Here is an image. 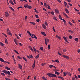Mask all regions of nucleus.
<instances>
[{"label":"nucleus","instance_id":"nucleus-2","mask_svg":"<svg viewBox=\"0 0 80 80\" xmlns=\"http://www.w3.org/2000/svg\"><path fill=\"white\" fill-rule=\"evenodd\" d=\"M45 44L46 45H47V43H49V39L48 38H45Z\"/></svg>","mask_w":80,"mask_h":80},{"label":"nucleus","instance_id":"nucleus-6","mask_svg":"<svg viewBox=\"0 0 80 80\" xmlns=\"http://www.w3.org/2000/svg\"><path fill=\"white\" fill-rule=\"evenodd\" d=\"M35 63H36V61L35 60L34 61V63L33 64V66H32L33 68L34 67H35Z\"/></svg>","mask_w":80,"mask_h":80},{"label":"nucleus","instance_id":"nucleus-54","mask_svg":"<svg viewBox=\"0 0 80 80\" xmlns=\"http://www.w3.org/2000/svg\"><path fill=\"white\" fill-rule=\"evenodd\" d=\"M2 35H4V36H5V37H7V35L6 34H5V33H2Z\"/></svg>","mask_w":80,"mask_h":80},{"label":"nucleus","instance_id":"nucleus-58","mask_svg":"<svg viewBox=\"0 0 80 80\" xmlns=\"http://www.w3.org/2000/svg\"><path fill=\"white\" fill-rule=\"evenodd\" d=\"M51 14H52L53 15H54V12H53L52 11L51 12Z\"/></svg>","mask_w":80,"mask_h":80},{"label":"nucleus","instance_id":"nucleus-29","mask_svg":"<svg viewBox=\"0 0 80 80\" xmlns=\"http://www.w3.org/2000/svg\"><path fill=\"white\" fill-rule=\"evenodd\" d=\"M42 79H43V80H47V79H46V78H45V77H42Z\"/></svg>","mask_w":80,"mask_h":80},{"label":"nucleus","instance_id":"nucleus-60","mask_svg":"<svg viewBox=\"0 0 80 80\" xmlns=\"http://www.w3.org/2000/svg\"><path fill=\"white\" fill-rule=\"evenodd\" d=\"M18 58H19V59H21V57L19 56H18L17 57Z\"/></svg>","mask_w":80,"mask_h":80},{"label":"nucleus","instance_id":"nucleus-59","mask_svg":"<svg viewBox=\"0 0 80 80\" xmlns=\"http://www.w3.org/2000/svg\"><path fill=\"white\" fill-rule=\"evenodd\" d=\"M27 33H28V34H30L31 33L29 31H27Z\"/></svg>","mask_w":80,"mask_h":80},{"label":"nucleus","instance_id":"nucleus-27","mask_svg":"<svg viewBox=\"0 0 80 80\" xmlns=\"http://www.w3.org/2000/svg\"><path fill=\"white\" fill-rule=\"evenodd\" d=\"M48 50H50V45H48Z\"/></svg>","mask_w":80,"mask_h":80},{"label":"nucleus","instance_id":"nucleus-15","mask_svg":"<svg viewBox=\"0 0 80 80\" xmlns=\"http://www.w3.org/2000/svg\"><path fill=\"white\" fill-rule=\"evenodd\" d=\"M74 40L75 41V42H78V38H75L74 39Z\"/></svg>","mask_w":80,"mask_h":80},{"label":"nucleus","instance_id":"nucleus-46","mask_svg":"<svg viewBox=\"0 0 80 80\" xmlns=\"http://www.w3.org/2000/svg\"><path fill=\"white\" fill-rule=\"evenodd\" d=\"M44 7H47V3H45L44 4Z\"/></svg>","mask_w":80,"mask_h":80},{"label":"nucleus","instance_id":"nucleus-16","mask_svg":"<svg viewBox=\"0 0 80 80\" xmlns=\"http://www.w3.org/2000/svg\"><path fill=\"white\" fill-rule=\"evenodd\" d=\"M39 56H40V54H38L35 57L36 58V59H37V58H38L39 57Z\"/></svg>","mask_w":80,"mask_h":80},{"label":"nucleus","instance_id":"nucleus-11","mask_svg":"<svg viewBox=\"0 0 80 80\" xmlns=\"http://www.w3.org/2000/svg\"><path fill=\"white\" fill-rule=\"evenodd\" d=\"M41 33L44 36H46V34L44 32H42Z\"/></svg>","mask_w":80,"mask_h":80},{"label":"nucleus","instance_id":"nucleus-50","mask_svg":"<svg viewBox=\"0 0 80 80\" xmlns=\"http://www.w3.org/2000/svg\"><path fill=\"white\" fill-rule=\"evenodd\" d=\"M34 10L35 11V12H36V13H38V12L37 11V9H36V8H35L34 9Z\"/></svg>","mask_w":80,"mask_h":80},{"label":"nucleus","instance_id":"nucleus-44","mask_svg":"<svg viewBox=\"0 0 80 80\" xmlns=\"http://www.w3.org/2000/svg\"><path fill=\"white\" fill-rule=\"evenodd\" d=\"M1 74L3 76H5V75L3 73H1Z\"/></svg>","mask_w":80,"mask_h":80},{"label":"nucleus","instance_id":"nucleus-23","mask_svg":"<svg viewBox=\"0 0 80 80\" xmlns=\"http://www.w3.org/2000/svg\"><path fill=\"white\" fill-rule=\"evenodd\" d=\"M59 18L60 20H62V16L60 15H59Z\"/></svg>","mask_w":80,"mask_h":80},{"label":"nucleus","instance_id":"nucleus-22","mask_svg":"<svg viewBox=\"0 0 80 80\" xmlns=\"http://www.w3.org/2000/svg\"><path fill=\"white\" fill-rule=\"evenodd\" d=\"M33 49L35 53H37V50H36V49H35V47H33Z\"/></svg>","mask_w":80,"mask_h":80},{"label":"nucleus","instance_id":"nucleus-43","mask_svg":"<svg viewBox=\"0 0 80 80\" xmlns=\"http://www.w3.org/2000/svg\"><path fill=\"white\" fill-rule=\"evenodd\" d=\"M40 50H41L42 51L43 50V47H41L40 48Z\"/></svg>","mask_w":80,"mask_h":80},{"label":"nucleus","instance_id":"nucleus-64","mask_svg":"<svg viewBox=\"0 0 80 80\" xmlns=\"http://www.w3.org/2000/svg\"><path fill=\"white\" fill-rule=\"evenodd\" d=\"M30 49L32 50V52H34V51H33V49L32 48H31Z\"/></svg>","mask_w":80,"mask_h":80},{"label":"nucleus","instance_id":"nucleus-56","mask_svg":"<svg viewBox=\"0 0 80 80\" xmlns=\"http://www.w3.org/2000/svg\"><path fill=\"white\" fill-rule=\"evenodd\" d=\"M34 37L36 39H37V37H36V36H35V35H34Z\"/></svg>","mask_w":80,"mask_h":80},{"label":"nucleus","instance_id":"nucleus-25","mask_svg":"<svg viewBox=\"0 0 80 80\" xmlns=\"http://www.w3.org/2000/svg\"><path fill=\"white\" fill-rule=\"evenodd\" d=\"M73 38V37L71 35H70L69 36V39H72V38Z\"/></svg>","mask_w":80,"mask_h":80},{"label":"nucleus","instance_id":"nucleus-32","mask_svg":"<svg viewBox=\"0 0 80 80\" xmlns=\"http://www.w3.org/2000/svg\"><path fill=\"white\" fill-rule=\"evenodd\" d=\"M74 77H75L76 79V80H78V77H77V76H76V75H74Z\"/></svg>","mask_w":80,"mask_h":80},{"label":"nucleus","instance_id":"nucleus-62","mask_svg":"<svg viewBox=\"0 0 80 80\" xmlns=\"http://www.w3.org/2000/svg\"><path fill=\"white\" fill-rule=\"evenodd\" d=\"M58 54L59 55H60V56H62V54H61V53H60L59 52H58Z\"/></svg>","mask_w":80,"mask_h":80},{"label":"nucleus","instance_id":"nucleus-26","mask_svg":"<svg viewBox=\"0 0 80 80\" xmlns=\"http://www.w3.org/2000/svg\"><path fill=\"white\" fill-rule=\"evenodd\" d=\"M28 8H29V9H31L32 8V6H28L27 7Z\"/></svg>","mask_w":80,"mask_h":80},{"label":"nucleus","instance_id":"nucleus-48","mask_svg":"<svg viewBox=\"0 0 80 80\" xmlns=\"http://www.w3.org/2000/svg\"><path fill=\"white\" fill-rule=\"evenodd\" d=\"M68 23H69V25H71V26L72 25V24L70 22H68Z\"/></svg>","mask_w":80,"mask_h":80},{"label":"nucleus","instance_id":"nucleus-7","mask_svg":"<svg viewBox=\"0 0 80 80\" xmlns=\"http://www.w3.org/2000/svg\"><path fill=\"white\" fill-rule=\"evenodd\" d=\"M63 57H64V58H66V59H69V57H68V56H66L65 55H63Z\"/></svg>","mask_w":80,"mask_h":80},{"label":"nucleus","instance_id":"nucleus-42","mask_svg":"<svg viewBox=\"0 0 80 80\" xmlns=\"http://www.w3.org/2000/svg\"><path fill=\"white\" fill-rule=\"evenodd\" d=\"M63 73H64V76H66L67 74V73L65 72H63Z\"/></svg>","mask_w":80,"mask_h":80},{"label":"nucleus","instance_id":"nucleus-53","mask_svg":"<svg viewBox=\"0 0 80 80\" xmlns=\"http://www.w3.org/2000/svg\"><path fill=\"white\" fill-rule=\"evenodd\" d=\"M48 9H50V6L49 5H48Z\"/></svg>","mask_w":80,"mask_h":80},{"label":"nucleus","instance_id":"nucleus-61","mask_svg":"<svg viewBox=\"0 0 80 80\" xmlns=\"http://www.w3.org/2000/svg\"><path fill=\"white\" fill-rule=\"evenodd\" d=\"M45 65V63H42V66H44Z\"/></svg>","mask_w":80,"mask_h":80},{"label":"nucleus","instance_id":"nucleus-5","mask_svg":"<svg viewBox=\"0 0 80 80\" xmlns=\"http://www.w3.org/2000/svg\"><path fill=\"white\" fill-rule=\"evenodd\" d=\"M3 73H4L6 75H7V71L5 70H4L2 71Z\"/></svg>","mask_w":80,"mask_h":80},{"label":"nucleus","instance_id":"nucleus-19","mask_svg":"<svg viewBox=\"0 0 80 80\" xmlns=\"http://www.w3.org/2000/svg\"><path fill=\"white\" fill-rule=\"evenodd\" d=\"M0 61H1V62H4V60L2 59V58H0Z\"/></svg>","mask_w":80,"mask_h":80},{"label":"nucleus","instance_id":"nucleus-1","mask_svg":"<svg viewBox=\"0 0 80 80\" xmlns=\"http://www.w3.org/2000/svg\"><path fill=\"white\" fill-rule=\"evenodd\" d=\"M47 75H48L49 77H57V76H56V75L53 74H52L50 73H48L47 74Z\"/></svg>","mask_w":80,"mask_h":80},{"label":"nucleus","instance_id":"nucleus-30","mask_svg":"<svg viewBox=\"0 0 80 80\" xmlns=\"http://www.w3.org/2000/svg\"><path fill=\"white\" fill-rule=\"evenodd\" d=\"M7 73L8 74V75H11L10 74V72L8 71L7 72Z\"/></svg>","mask_w":80,"mask_h":80},{"label":"nucleus","instance_id":"nucleus-34","mask_svg":"<svg viewBox=\"0 0 80 80\" xmlns=\"http://www.w3.org/2000/svg\"><path fill=\"white\" fill-rule=\"evenodd\" d=\"M7 31L8 32H8H10V30L8 28L7 29Z\"/></svg>","mask_w":80,"mask_h":80},{"label":"nucleus","instance_id":"nucleus-63","mask_svg":"<svg viewBox=\"0 0 80 80\" xmlns=\"http://www.w3.org/2000/svg\"><path fill=\"white\" fill-rule=\"evenodd\" d=\"M78 53H80V49H78Z\"/></svg>","mask_w":80,"mask_h":80},{"label":"nucleus","instance_id":"nucleus-28","mask_svg":"<svg viewBox=\"0 0 80 80\" xmlns=\"http://www.w3.org/2000/svg\"><path fill=\"white\" fill-rule=\"evenodd\" d=\"M23 60H25V61L26 62H27V59H26V58H24V57H23Z\"/></svg>","mask_w":80,"mask_h":80},{"label":"nucleus","instance_id":"nucleus-36","mask_svg":"<svg viewBox=\"0 0 80 80\" xmlns=\"http://www.w3.org/2000/svg\"><path fill=\"white\" fill-rule=\"evenodd\" d=\"M28 7V4H26L24 6V7H25V8H26L27 7Z\"/></svg>","mask_w":80,"mask_h":80},{"label":"nucleus","instance_id":"nucleus-33","mask_svg":"<svg viewBox=\"0 0 80 80\" xmlns=\"http://www.w3.org/2000/svg\"><path fill=\"white\" fill-rule=\"evenodd\" d=\"M14 51L15 52V53H17V54H19V53L18 52V51H17V50H14Z\"/></svg>","mask_w":80,"mask_h":80},{"label":"nucleus","instance_id":"nucleus-40","mask_svg":"<svg viewBox=\"0 0 80 80\" xmlns=\"http://www.w3.org/2000/svg\"><path fill=\"white\" fill-rule=\"evenodd\" d=\"M55 62H57L58 63H59V61L58 60H55Z\"/></svg>","mask_w":80,"mask_h":80},{"label":"nucleus","instance_id":"nucleus-49","mask_svg":"<svg viewBox=\"0 0 80 80\" xmlns=\"http://www.w3.org/2000/svg\"><path fill=\"white\" fill-rule=\"evenodd\" d=\"M74 10H75V11H76V12H79V10H77V9L75 8H74Z\"/></svg>","mask_w":80,"mask_h":80},{"label":"nucleus","instance_id":"nucleus-55","mask_svg":"<svg viewBox=\"0 0 80 80\" xmlns=\"http://www.w3.org/2000/svg\"><path fill=\"white\" fill-rule=\"evenodd\" d=\"M62 21H63V22H64V23L66 22V21H65V19H62Z\"/></svg>","mask_w":80,"mask_h":80},{"label":"nucleus","instance_id":"nucleus-24","mask_svg":"<svg viewBox=\"0 0 80 80\" xmlns=\"http://www.w3.org/2000/svg\"><path fill=\"white\" fill-rule=\"evenodd\" d=\"M56 37L57 38H58L59 39H61V38L60 37V36H59L57 35H56Z\"/></svg>","mask_w":80,"mask_h":80},{"label":"nucleus","instance_id":"nucleus-10","mask_svg":"<svg viewBox=\"0 0 80 80\" xmlns=\"http://www.w3.org/2000/svg\"><path fill=\"white\" fill-rule=\"evenodd\" d=\"M55 12L56 13H59V12L58 11V10L57 9H55Z\"/></svg>","mask_w":80,"mask_h":80},{"label":"nucleus","instance_id":"nucleus-37","mask_svg":"<svg viewBox=\"0 0 80 80\" xmlns=\"http://www.w3.org/2000/svg\"><path fill=\"white\" fill-rule=\"evenodd\" d=\"M35 16L36 18H38L39 17H38V15H37V14L35 15Z\"/></svg>","mask_w":80,"mask_h":80},{"label":"nucleus","instance_id":"nucleus-31","mask_svg":"<svg viewBox=\"0 0 80 80\" xmlns=\"http://www.w3.org/2000/svg\"><path fill=\"white\" fill-rule=\"evenodd\" d=\"M0 45H1V46L3 47L4 44L2 42H0Z\"/></svg>","mask_w":80,"mask_h":80},{"label":"nucleus","instance_id":"nucleus-38","mask_svg":"<svg viewBox=\"0 0 80 80\" xmlns=\"http://www.w3.org/2000/svg\"><path fill=\"white\" fill-rule=\"evenodd\" d=\"M29 57L31 58H33V56L32 55H29Z\"/></svg>","mask_w":80,"mask_h":80},{"label":"nucleus","instance_id":"nucleus-18","mask_svg":"<svg viewBox=\"0 0 80 80\" xmlns=\"http://www.w3.org/2000/svg\"><path fill=\"white\" fill-rule=\"evenodd\" d=\"M29 23H31V24H32L33 25H36V24L35 23V22H30Z\"/></svg>","mask_w":80,"mask_h":80},{"label":"nucleus","instance_id":"nucleus-20","mask_svg":"<svg viewBox=\"0 0 80 80\" xmlns=\"http://www.w3.org/2000/svg\"><path fill=\"white\" fill-rule=\"evenodd\" d=\"M49 67L50 68H52V67H53V65H49Z\"/></svg>","mask_w":80,"mask_h":80},{"label":"nucleus","instance_id":"nucleus-52","mask_svg":"<svg viewBox=\"0 0 80 80\" xmlns=\"http://www.w3.org/2000/svg\"><path fill=\"white\" fill-rule=\"evenodd\" d=\"M18 43H19V45H20V46H22L23 45V44H22V43H21L18 42Z\"/></svg>","mask_w":80,"mask_h":80},{"label":"nucleus","instance_id":"nucleus-39","mask_svg":"<svg viewBox=\"0 0 80 80\" xmlns=\"http://www.w3.org/2000/svg\"><path fill=\"white\" fill-rule=\"evenodd\" d=\"M45 25H46V26H48V24L47 23V22H45V23H44Z\"/></svg>","mask_w":80,"mask_h":80},{"label":"nucleus","instance_id":"nucleus-4","mask_svg":"<svg viewBox=\"0 0 80 80\" xmlns=\"http://www.w3.org/2000/svg\"><path fill=\"white\" fill-rule=\"evenodd\" d=\"M42 27L44 29H46V28H47V27L45 25V24H42Z\"/></svg>","mask_w":80,"mask_h":80},{"label":"nucleus","instance_id":"nucleus-41","mask_svg":"<svg viewBox=\"0 0 80 80\" xmlns=\"http://www.w3.org/2000/svg\"><path fill=\"white\" fill-rule=\"evenodd\" d=\"M5 43H8V41H7V38L5 39Z\"/></svg>","mask_w":80,"mask_h":80},{"label":"nucleus","instance_id":"nucleus-57","mask_svg":"<svg viewBox=\"0 0 80 80\" xmlns=\"http://www.w3.org/2000/svg\"><path fill=\"white\" fill-rule=\"evenodd\" d=\"M53 19L54 20H57V19H56L55 17H54Z\"/></svg>","mask_w":80,"mask_h":80},{"label":"nucleus","instance_id":"nucleus-51","mask_svg":"<svg viewBox=\"0 0 80 80\" xmlns=\"http://www.w3.org/2000/svg\"><path fill=\"white\" fill-rule=\"evenodd\" d=\"M36 21H37V22H38V23L39 22H40V19H37L36 20Z\"/></svg>","mask_w":80,"mask_h":80},{"label":"nucleus","instance_id":"nucleus-14","mask_svg":"<svg viewBox=\"0 0 80 80\" xmlns=\"http://www.w3.org/2000/svg\"><path fill=\"white\" fill-rule=\"evenodd\" d=\"M5 69H6V70H10V68H9L8 67H5Z\"/></svg>","mask_w":80,"mask_h":80},{"label":"nucleus","instance_id":"nucleus-9","mask_svg":"<svg viewBox=\"0 0 80 80\" xmlns=\"http://www.w3.org/2000/svg\"><path fill=\"white\" fill-rule=\"evenodd\" d=\"M9 2L11 3V4H12L13 5H14V3H13V2L11 0H10Z\"/></svg>","mask_w":80,"mask_h":80},{"label":"nucleus","instance_id":"nucleus-13","mask_svg":"<svg viewBox=\"0 0 80 80\" xmlns=\"http://www.w3.org/2000/svg\"><path fill=\"white\" fill-rule=\"evenodd\" d=\"M58 78H61V79H62V80H64V78H63V77H62L61 76H58Z\"/></svg>","mask_w":80,"mask_h":80},{"label":"nucleus","instance_id":"nucleus-21","mask_svg":"<svg viewBox=\"0 0 80 80\" xmlns=\"http://www.w3.org/2000/svg\"><path fill=\"white\" fill-rule=\"evenodd\" d=\"M55 74H56V75H59L60 74V73H59L57 71H55Z\"/></svg>","mask_w":80,"mask_h":80},{"label":"nucleus","instance_id":"nucleus-12","mask_svg":"<svg viewBox=\"0 0 80 80\" xmlns=\"http://www.w3.org/2000/svg\"><path fill=\"white\" fill-rule=\"evenodd\" d=\"M18 65L20 69H22V65H20V64H18Z\"/></svg>","mask_w":80,"mask_h":80},{"label":"nucleus","instance_id":"nucleus-8","mask_svg":"<svg viewBox=\"0 0 80 80\" xmlns=\"http://www.w3.org/2000/svg\"><path fill=\"white\" fill-rule=\"evenodd\" d=\"M65 11L67 13H69V11L67 8L65 9Z\"/></svg>","mask_w":80,"mask_h":80},{"label":"nucleus","instance_id":"nucleus-47","mask_svg":"<svg viewBox=\"0 0 80 80\" xmlns=\"http://www.w3.org/2000/svg\"><path fill=\"white\" fill-rule=\"evenodd\" d=\"M64 3L65 6H67V2H64Z\"/></svg>","mask_w":80,"mask_h":80},{"label":"nucleus","instance_id":"nucleus-45","mask_svg":"<svg viewBox=\"0 0 80 80\" xmlns=\"http://www.w3.org/2000/svg\"><path fill=\"white\" fill-rule=\"evenodd\" d=\"M72 80H75V77H72Z\"/></svg>","mask_w":80,"mask_h":80},{"label":"nucleus","instance_id":"nucleus-35","mask_svg":"<svg viewBox=\"0 0 80 80\" xmlns=\"http://www.w3.org/2000/svg\"><path fill=\"white\" fill-rule=\"evenodd\" d=\"M34 34H31V37H32V38H34Z\"/></svg>","mask_w":80,"mask_h":80},{"label":"nucleus","instance_id":"nucleus-3","mask_svg":"<svg viewBox=\"0 0 80 80\" xmlns=\"http://www.w3.org/2000/svg\"><path fill=\"white\" fill-rule=\"evenodd\" d=\"M63 38H64V40H65V41L66 42H67V43H68V40H67V38H66V37L65 36L63 37Z\"/></svg>","mask_w":80,"mask_h":80},{"label":"nucleus","instance_id":"nucleus-17","mask_svg":"<svg viewBox=\"0 0 80 80\" xmlns=\"http://www.w3.org/2000/svg\"><path fill=\"white\" fill-rule=\"evenodd\" d=\"M7 34H8V35H11V36H12V34H11V32H8Z\"/></svg>","mask_w":80,"mask_h":80}]
</instances>
